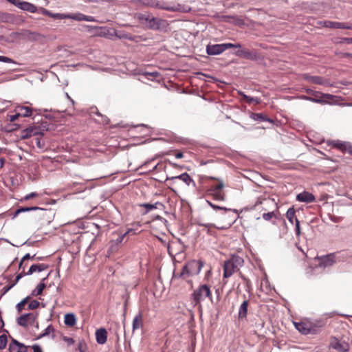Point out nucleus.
Returning a JSON list of instances; mask_svg holds the SVG:
<instances>
[{
  "label": "nucleus",
  "instance_id": "nucleus-1",
  "mask_svg": "<svg viewBox=\"0 0 352 352\" xmlns=\"http://www.w3.org/2000/svg\"><path fill=\"white\" fill-rule=\"evenodd\" d=\"M243 263V259L239 256H233L225 261L223 265V278L230 277L234 272L239 271Z\"/></svg>",
  "mask_w": 352,
  "mask_h": 352
},
{
  "label": "nucleus",
  "instance_id": "nucleus-2",
  "mask_svg": "<svg viewBox=\"0 0 352 352\" xmlns=\"http://www.w3.org/2000/svg\"><path fill=\"white\" fill-rule=\"evenodd\" d=\"M202 266L203 265L200 261H190L183 267L179 277L186 278L190 276L197 275L200 272Z\"/></svg>",
  "mask_w": 352,
  "mask_h": 352
},
{
  "label": "nucleus",
  "instance_id": "nucleus-3",
  "mask_svg": "<svg viewBox=\"0 0 352 352\" xmlns=\"http://www.w3.org/2000/svg\"><path fill=\"white\" fill-rule=\"evenodd\" d=\"M296 329L302 334H316L318 329L324 326L322 321L318 322L317 324H311L306 322H294Z\"/></svg>",
  "mask_w": 352,
  "mask_h": 352
},
{
  "label": "nucleus",
  "instance_id": "nucleus-4",
  "mask_svg": "<svg viewBox=\"0 0 352 352\" xmlns=\"http://www.w3.org/2000/svg\"><path fill=\"white\" fill-rule=\"evenodd\" d=\"M230 48H241L240 43H222L208 45L206 46V53L210 56L219 55Z\"/></svg>",
  "mask_w": 352,
  "mask_h": 352
},
{
  "label": "nucleus",
  "instance_id": "nucleus-5",
  "mask_svg": "<svg viewBox=\"0 0 352 352\" xmlns=\"http://www.w3.org/2000/svg\"><path fill=\"white\" fill-rule=\"evenodd\" d=\"M192 297L195 304H200L206 298H209L212 301V294L210 288L207 285H201L194 291Z\"/></svg>",
  "mask_w": 352,
  "mask_h": 352
},
{
  "label": "nucleus",
  "instance_id": "nucleus-6",
  "mask_svg": "<svg viewBox=\"0 0 352 352\" xmlns=\"http://www.w3.org/2000/svg\"><path fill=\"white\" fill-rule=\"evenodd\" d=\"M312 96L313 97L303 96L302 98L312 102L326 104L328 102L327 100H332L336 97L331 94H323L319 91L312 92Z\"/></svg>",
  "mask_w": 352,
  "mask_h": 352
},
{
  "label": "nucleus",
  "instance_id": "nucleus-7",
  "mask_svg": "<svg viewBox=\"0 0 352 352\" xmlns=\"http://www.w3.org/2000/svg\"><path fill=\"white\" fill-rule=\"evenodd\" d=\"M315 259L319 261V267H327L332 266L336 263V254L335 253H331L322 256H317Z\"/></svg>",
  "mask_w": 352,
  "mask_h": 352
},
{
  "label": "nucleus",
  "instance_id": "nucleus-8",
  "mask_svg": "<svg viewBox=\"0 0 352 352\" xmlns=\"http://www.w3.org/2000/svg\"><path fill=\"white\" fill-rule=\"evenodd\" d=\"M139 22L148 28H155L157 26L156 19L148 14H139L137 15Z\"/></svg>",
  "mask_w": 352,
  "mask_h": 352
},
{
  "label": "nucleus",
  "instance_id": "nucleus-9",
  "mask_svg": "<svg viewBox=\"0 0 352 352\" xmlns=\"http://www.w3.org/2000/svg\"><path fill=\"white\" fill-rule=\"evenodd\" d=\"M235 52V55L250 60H256L258 58V54L255 51H251L248 49H241Z\"/></svg>",
  "mask_w": 352,
  "mask_h": 352
},
{
  "label": "nucleus",
  "instance_id": "nucleus-10",
  "mask_svg": "<svg viewBox=\"0 0 352 352\" xmlns=\"http://www.w3.org/2000/svg\"><path fill=\"white\" fill-rule=\"evenodd\" d=\"M329 145H331L333 147L336 148L343 152H347L352 154V145L346 142H342L340 140H333L329 142Z\"/></svg>",
  "mask_w": 352,
  "mask_h": 352
},
{
  "label": "nucleus",
  "instance_id": "nucleus-11",
  "mask_svg": "<svg viewBox=\"0 0 352 352\" xmlns=\"http://www.w3.org/2000/svg\"><path fill=\"white\" fill-rule=\"evenodd\" d=\"M12 1H12L13 5H14L15 6H16L17 8H19L23 10L28 11L31 13H34L36 12V7L32 3H30L27 1H23L21 0H12Z\"/></svg>",
  "mask_w": 352,
  "mask_h": 352
},
{
  "label": "nucleus",
  "instance_id": "nucleus-12",
  "mask_svg": "<svg viewBox=\"0 0 352 352\" xmlns=\"http://www.w3.org/2000/svg\"><path fill=\"white\" fill-rule=\"evenodd\" d=\"M16 34L20 36V38L30 41H38L41 37V35L39 33L32 32L28 30H23L20 32H17Z\"/></svg>",
  "mask_w": 352,
  "mask_h": 352
},
{
  "label": "nucleus",
  "instance_id": "nucleus-13",
  "mask_svg": "<svg viewBox=\"0 0 352 352\" xmlns=\"http://www.w3.org/2000/svg\"><path fill=\"white\" fill-rule=\"evenodd\" d=\"M331 346L339 351V352H346L349 350V345L345 342H341L336 338H332L330 343Z\"/></svg>",
  "mask_w": 352,
  "mask_h": 352
},
{
  "label": "nucleus",
  "instance_id": "nucleus-14",
  "mask_svg": "<svg viewBox=\"0 0 352 352\" xmlns=\"http://www.w3.org/2000/svg\"><path fill=\"white\" fill-rule=\"evenodd\" d=\"M38 134H40V128L35 126H32L21 131V138L22 140H25Z\"/></svg>",
  "mask_w": 352,
  "mask_h": 352
},
{
  "label": "nucleus",
  "instance_id": "nucleus-15",
  "mask_svg": "<svg viewBox=\"0 0 352 352\" xmlns=\"http://www.w3.org/2000/svg\"><path fill=\"white\" fill-rule=\"evenodd\" d=\"M177 179L182 180L187 186H190V184L191 183L192 184V185L194 186H195V182L193 181V179L190 177V176L187 173H182L178 176L167 177V180L172 181V182H175Z\"/></svg>",
  "mask_w": 352,
  "mask_h": 352
},
{
  "label": "nucleus",
  "instance_id": "nucleus-16",
  "mask_svg": "<svg viewBox=\"0 0 352 352\" xmlns=\"http://www.w3.org/2000/svg\"><path fill=\"white\" fill-rule=\"evenodd\" d=\"M9 351L10 352H27V346L16 340L12 339L9 345Z\"/></svg>",
  "mask_w": 352,
  "mask_h": 352
},
{
  "label": "nucleus",
  "instance_id": "nucleus-17",
  "mask_svg": "<svg viewBox=\"0 0 352 352\" xmlns=\"http://www.w3.org/2000/svg\"><path fill=\"white\" fill-rule=\"evenodd\" d=\"M296 199L300 202L311 203L315 201V197L311 193L304 191L297 195Z\"/></svg>",
  "mask_w": 352,
  "mask_h": 352
},
{
  "label": "nucleus",
  "instance_id": "nucleus-18",
  "mask_svg": "<svg viewBox=\"0 0 352 352\" xmlns=\"http://www.w3.org/2000/svg\"><path fill=\"white\" fill-rule=\"evenodd\" d=\"M143 328V316L142 313L139 312L135 316L132 323V331L134 332L136 330Z\"/></svg>",
  "mask_w": 352,
  "mask_h": 352
},
{
  "label": "nucleus",
  "instance_id": "nucleus-19",
  "mask_svg": "<svg viewBox=\"0 0 352 352\" xmlns=\"http://www.w3.org/2000/svg\"><path fill=\"white\" fill-rule=\"evenodd\" d=\"M324 25L329 28H337V29H349L352 30V27L347 25L346 23H340L336 21H327L324 22Z\"/></svg>",
  "mask_w": 352,
  "mask_h": 352
},
{
  "label": "nucleus",
  "instance_id": "nucleus-20",
  "mask_svg": "<svg viewBox=\"0 0 352 352\" xmlns=\"http://www.w3.org/2000/svg\"><path fill=\"white\" fill-rule=\"evenodd\" d=\"M41 13L45 16L58 20L68 19L69 17V14L52 13L45 8L41 9Z\"/></svg>",
  "mask_w": 352,
  "mask_h": 352
},
{
  "label": "nucleus",
  "instance_id": "nucleus-21",
  "mask_svg": "<svg viewBox=\"0 0 352 352\" xmlns=\"http://www.w3.org/2000/svg\"><path fill=\"white\" fill-rule=\"evenodd\" d=\"M304 78L308 82H312L316 85H327V80L320 76H310L308 74L304 75Z\"/></svg>",
  "mask_w": 352,
  "mask_h": 352
},
{
  "label": "nucleus",
  "instance_id": "nucleus-22",
  "mask_svg": "<svg viewBox=\"0 0 352 352\" xmlns=\"http://www.w3.org/2000/svg\"><path fill=\"white\" fill-rule=\"evenodd\" d=\"M96 341L100 344H103L107 342V332L105 329L101 328L96 332Z\"/></svg>",
  "mask_w": 352,
  "mask_h": 352
},
{
  "label": "nucleus",
  "instance_id": "nucleus-23",
  "mask_svg": "<svg viewBox=\"0 0 352 352\" xmlns=\"http://www.w3.org/2000/svg\"><path fill=\"white\" fill-rule=\"evenodd\" d=\"M47 268V265L43 263L32 265L25 274L31 275L34 272H40Z\"/></svg>",
  "mask_w": 352,
  "mask_h": 352
},
{
  "label": "nucleus",
  "instance_id": "nucleus-24",
  "mask_svg": "<svg viewBox=\"0 0 352 352\" xmlns=\"http://www.w3.org/2000/svg\"><path fill=\"white\" fill-rule=\"evenodd\" d=\"M69 17L68 19H74V20H76V21H94L93 16H86V15H85L83 14H81V13L74 14H69Z\"/></svg>",
  "mask_w": 352,
  "mask_h": 352
},
{
  "label": "nucleus",
  "instance_id": "nucleus-25",
  "mask_svg": "<svg viewBox=\"0 0 352 352\" xmlns=\"http://www.w3.org/2000/svg\"><path fill=\"white\" fill-rule=\"evenodd\" d=\"M15 111H18L19 116L22 117H29L32 115V109L29 107L18 106Z\"/></svg>",
  "mask_w": 352,
  "mask_h": 352
},
{
  "label": "nucleus",
  "instance_id": "nucleus-26",
  "mask_svg": "<svg viewBox=\"0 0 352 352\" xmlns=\"http://www.w3.org/2000/svg\"><path fill=\"white\" fill-rule=\"evenodd\" d=\"M248 300H245L241 305L239 310V318H245L248 313Z\"/></svg>",
  "mask_w": 352,
  "mask_h": 352
},
{
  "label": "nucleus",
  "instance_id": "nucleus-27",
  "mask_svg": "<svg viewBox=\"0 0 352 352\" xmlns=\"http://www.w3.org/2000/svg\"><path fill=\"white\" fill-rule=\"evenodd\" d=\"M261 204H264L265 206H269L270 205H275V203L273 199H271L270 198L258 197L256 199L254 205V207L255 208Z\"/></svg>",
  "mask_w": 352,
  "mask_h": 352
},
{
  "label": "nucleus",
  "instance_id": "nucleus-28",
  "mask_svg": "<svg viewBox=\"0 0 352 352\" xmlns=\"http://www.w3.org/2000/svg\"><path fill=\"white\" fill-rule=\"evenodd\" d=\"M64 322L66 325L73 327L76 322V318L74 314H67L65 315Z\"/></svg>",
  "mask_w": 352,
  "mask_h": 352
},
{
  "label": "nucleus",
  "instance_id": "nucleus-29",
  "mask_svg": "<svg viewBox=\"0 0 352 352\" xmlns=\"http://www.w3.org/2000/svg\"><path fill=\"white\" fill-rule=\"evenodd\" d=\"M32 316V314H26L21 316L17 318L18 324L22 327H26L28 325V321Z\"/></svg>",
  "mask_w": 352,
  "mask_h": 352
},
{
  "label": "nucleus",
  "instance_id": "nucleus-30",
  "mask_svg": "<svg viewBox=\"0 0 352 352\" xmlns=\"http://www.w3.org/2000/svg\"><path fill=\"white\" fill-rule=\"evenodd\" d=\"M295 213L296 212L294 208H289L286 212L287 219L292 224L294 223L295 219H296Z\"/></svg>",
  "mask_w": 352,
  "mask_h": 352
},
{
  "label": "nucleus",
  "instance_id": "nucleus-31",
  "mask_svg": "<svg viewBox=\"0 0 352 352\" xmlns=\"http://www.w3.org/2000/svg\"><path fill=\"white\" fill-rule=\"evenodd\" d=\"M166 222L167 221L164 218L157 216V217L152 221V226L153 227L155 224H157L160 225L161 227H166Z\"/></svg>",
  "mask_w": 352,
  "mask_h": 352
},
{
  "label": "nucleus",
  "instance_id": "nucleus-32",
  "mask_svg": "<svg viewBox=\"0 0 352 352\" xmlns=\"http://www.w3.org/2000/svg\"><path fill=\"white\" fill-rule=\"evenodd\" d=\"M243 98L248 102V104H259L261 102V100L258 98H253L248 96L244 94H241Z\"/></svg>",
  "mask_w": 352,
  "mask_h": 352
},
{
  "label": "nucleus",
  "instance_id": "nucleus-33",
  "mask_svg": "<svg viewBox=\"0 0 352 352\" xmlns=\"http://www.w3.org/2000/svg\"><path fill=\"white\" fill-rule=\"evenodd\" d=\"M158 206H162L163 205L160 202H156L155 204H143L141 205V207L146 208V212H148L153 209L157 208Z\"/></svg>",
  "mask_w": 352,
  "mask_h": 352
},
{
  "label": "nucleus",
  "instance_id": "nucleus-34",
  "mask_svg": "<svg viewBox=\"0 0 352 352\" xmlns=\"http://www.w3.org/2000/svg\"><path fill=\"white\" fill-rule=\"evenodd\" d=\"M35 254H34L33 256H30V254L29 253L26 254L21 260L20 261V263H19V269H25V267L26 265V264H25V262L28 260V259H32L34 260V258H35Z\"/></svg>",
  "mask_w": 352,
  "mask_h": 352
},
{
  "label": "nucleus",
  "instance_id": "nucleus-35",
  "mask_svg": "<svg viewBox=\"0 0 352 352\" xmlns=\"http://www.w3.org/2000/svg\"><path fill=\"white\" fill-rule=\"evenodd\" d=\"M39 209L38 207H36V206H34V207H23V208H20L19 209H17L15 212H14V217H16L19 214H20L21 212H28V211H32V210H36Z\"/></svg>",
  "mask_w": 352,
  "mask_h": 352
},
{
  "label": "nucleus",
  "instance_id": "nucleus-36",
  "mask_svg": "<svg viewBox=\"0 0 352 352\" xmlns=\"http://www.w3.org/2000/svg\"><path fill=\"white\" fill-rule=\"evenodd\" d=\"M252 118L254 119V120L261 121V122H263V121L272 122L271 120L267 118L266 116L263 113H252Z\"/></svg>",
  "mask_w": 352,
  "mask_h": 352
},
{
  "label": "nucleus",
  "instance_id": "nucleus-37",
  "mask_svg": "<svg viewBox=\"0 0 352 352\" xmlns=\"http://www.w3.org/2000/svg\"><path fill=\"white\" fill-rule=\"evenodd\" d=\"M45 288V284L43 282L40 283L37 286L35 290L33 291L32 295L33 296H38L41 295L43 291V289Z\"/></svg>",
  "mask_w": 352,
  "mask_h": 352
},
{
  "label": "nucleus",
  "instance_id": "nucleus-38",
  "mask_svg": "<svg viewBox=\"0 0 352 352\" xmlns=\"http://www.w3.org/2000/svg\"><path fill=\"white\" fill-rule=\"evenodd\" d=\"M212 194L217 200L223 201L225 199V194L222 190L212 191Z\"/></svg>",
  "mask_w": 352,
  "mask_h": 352
},
{
  "label": "nucleus",
  "instance_id": "nucleus-39",
  "mask_svg": "<svg viewBox=\"0 0 352 352\" xmlns=\"http://www.w3.org/2000/svg\"><path fill=\"white\" fill-rule=\"evenodd\" d=\"M30 299V297H26L23 300H22L20 302L16 305V309L19 312H21L23 309V307Z\"/></svg>",
  "mask_w": 352,
  "mask_h": 352
},
{
  "label": "nucleus",
  "instance_id": "nucleus-40",
  "mask_svg": "<svg viewBox=\"0 0 352 352\" xmlns=\"http://www.w3.org/2000/svg\"><path fill=\"white\" fill-rule=\"evenodd\" d=\"M8 342V338L6 335L0 336V349H3L6 348Z\"/></svg>",
  "mask_w": 352,
  "mask_h": 352
},
{
  "label": "nucleus",
  "instance_id": "nucleus-41",
  "mask_svg": "<svg viewBox=\"0 0 352 352\" xmlns=\"http://www.w3.org/2000/svg\"><path fill=\"white\" fill-rule=\"evenodd\" d=\"M219 183L215 184L211 187V191H218L222 190V188L224 186L223 182L221 180H218Z\"/></svg>",
  "mask_w": 352,
  "mask_h": 352
},
{
  "label": "nucleus",
  "instance_id": "nucleus-42",
  "mask_svg": "<svg viewBox=\"0 0 352 352\" xmlns=\"http://www.w3.org/2000/svg\"><path fill=\"white\" fill-rule=\"evenodd\" d=\"M28 274H25V272H24V270L23 269V271L22 272H21L20 274H19L16 277V279L14 281V283L8 287V289L12 288L13 286H14L18 282L19 280L24 276H27Z\"/></svg>",
  "mask_w": 352,
  "mask_h": 352
},
{
  "label": "nucleus",
  "instance_id": "nucleus-43",
  "mask_svg": "<svg viewBox=\"0 0 352 352\" xmlns=\"http://www.w3.org/2000/svg\"><path fill=\"white\" fill-rule=\"evenodd\" d=\"M274 217H275V214L274 212H269L263 213L262 214L263 219L265 221H270Z\"/></svg>",
  "mask_w": 352,
  "mask_h": 352
},
{
  "label": "nucleus",
  "instance_id": "nucleus-44",
  "mask_svg": "<svg viewBox=\"0 0 352 352\" xmlns=\"http://www.w3.org/2000/svg\"><path fill=\"white\" fill-rule=\"evenodd\" d=\"M76 186H80L78 188L79 191H82L84 190V188L82 187V184L79 183V182H72V183L68 184L67 188L72 189V188L76 187Z\"/></svg>",
  "mask_w": 352,
  "mask_h": 352
},
{
  "label": "nucleus",
  "instance_id": "nucleus-45",
  "mask_svg": "<svg viewBox=\"0 0 352 352\" xmlns=\"http://www.w3.org/2000/svg\"><path fill=\"white\" fill-rule=\"evenodd\" d=\"M39 306V302L36 300H32L29 305H28V309H31V310H33V309H36Z\"/></svg>",
  "mask_w": 352,
  "mask_h": 352
},
{
  "label": "nucleus",
  "instance_id": "nucleus-46",
  "mask_svg": "<svg viewBox=\"0 0 352 352\" xmlns=\"http://www.w3.org/2000/svg\"><path fill=\"white\" fill-rule=\"evenodd\" d=\"M0 61L3 62V63H14L12 58L7 57V56H0Z\"/></svg>",
  "mask_w": 352,
  "mask_h": 352
},
{
  "label": "nucleus",
  "instance_id": "nucleus-47",
  "mask_svg": "<svg viewBox=\"0 0 352 352\" xmlns=\"http://www.w3.org/2000/svg\"><path fill=\"white\" fill-rule=\"evenodd\" d=\"M296 234L297 236L300 234V222L298 219H295Z\"/></svg>",
  "mask_w": 352,
  "mask_h": 352
},
{
  "label": "nucleus",
  "instance_id": "nucleus-48",
  "mask_svg": "<svg viewBox=\"0 0 352 352\" xmlns=\"http://www.w3.org/2000/svg\"><path fill=\"white\" fill-rule=\"evenodd\" d=\"M54 331V329L52 327V326H48L45 330V332L42 334V336H45L46 335L50 334L51 332Z\"/></svg>",
  "mask_w": 352,
  "mask_h": 352
},
{
  "label": "nucleus",
  "instance_id": "nucleus-49",
  "mask_svg": "<svg viewBox=\"0 0 352 352\" xmlns=\"http://www.w3.org/2000/svg\"><path fill=\"white\" fill-rule=\"evenodd\" d=\"M16 114L10 116L9 120L10 122H14L15 120H16L18 119L19 117H20L18 111H16Z\"/></svg>",
  "mask_w": 352,
  "mask_h": 352
},
{
  "label": "nucleus",
  "instance_id": "nucleus-50",
  "mask_svg": "<svg viewBox=\"0 0 352 352\" xmlns=\"http://www.w3.org/2000/svg\"><path fill=\"white\" fill-rule=\"evenodd\" d=\"M130 232V230H129L128 232H125L124 234H122V236H120L117 239H116V243L117 244H119L120 243H122V241H123L124 236Z\"/></svg>",
  "mask_w": 352,
  "mask_h": 352
},
{
  "label": "nucleus",
  "instance_id": "nucleus-51",
  "mask_svg": "<svg viewBox=\"0 0 352 352\" xmlns=\"http://www.w3.org/2000/svg\"><path fill=\"white\" fill-rule=\"evenodd\" d=\"M37 195H37V193H36V192H31L30 194L27 195L24 197V199H25V200H28V199H31V198H33V197H36Z\"/></svg>",
  "mask_w": 352,
  "mask_h": 352
},
{
  "label": "nucleus",
  "instance_id": "nucleus-52",
  "mask_svg": "<svg viewBox=\"0 0 352 352\" xmlns=\"http://www.w3.org/2000/svg\"><path fill=\"white\" fill-rule=\"evenodd\" d=\"M32 349L34 351L33 352H43L41 346H38V344L33 345Z\"/></svg>",
  "mask_w": 352,
  "mask_h": 352
},
{
  "label": "nucleus",
  "instance_id": "nucleus-53",
  "mask_svg": "<svg viewBox=\"0 0 352 352\" xmlns=\"http://www.w3.org/2000/svg\"><path fill=\"white\" fill-rule=\"evenodd\" d=\"M199 225L201 226H203L206 228H207L208 230H209L210 228L211 227H215L213 224H211V223H199Z\"/></svg>",
  "mask_w": 352,
  "mask_h": 352
},
{
  "label": "nucleus",
  "instance_id": "nucleus-54",
  "mask_svg": "<svg viewBox=\"0 0 352 352\" xmlns=\"http://www.w3.org/2000/svg\"><path fill=\"white\" fill-rule=\"evenodd\" d=\"M208 204H210V206L212 208H214V209H221V210H228V209H227V208H222V207H219V206H218L214 205V204H212V203H210V202H209V201H208Z\"/></svg>",
  "mask_w": 352,
  "mask_h": 352
},
{
  "label": "nucleus",
  "instance_id": "nucleus-55",
  "mask_svg": "<svg viewBox=\"0 0 352 352\" xmlns=\"http://www.w3.org/2000/svg\"><path fill=\"white\" fill-rule=\"evenodd\" d=\"M184 156L183 153L182 152H179V153H177L175 154V157L177 158V159H180V158H182Z\"/></svg>",
  "mask_w": 352,
  "mask_h": 352
},
{
  "label": "nucleus",
  "instance_id": "nucleus-56",
  "mask_svg": "<svg viewBox=\"0 0 352 352\" xmlns=\"http://www.w3.org/2000/svg\"><path fill=\"white\" fill-rule=\"evenodd\" d=\"M85 344H83L82 343H80L79 344V346H78V348L80 351V352H85L84 349H83V346H84Z\"/></svg>",
  "mask_w": 352,
  "mask_h": 352
},
{
  "label": "nucleus",
  "instance_id": "nucleus-57",
  "mask_svg": "<svg viewBox=\"0 0 352 352\" xmlns=\"http://www.w3.org/2000/svg\"><path fill=\"white\" fill-rule=\"evenodd\" d=\"M146 75H150V76H152L153 77H156V76H158V73L157 72L147 73Z\"/></svg>",
  "mask_w": 352,
  "mask_h": 352
},
{
  "label": "nucleus",
  "instance_id": "nucleus-58",
  "mask_svg": "<svg viewBox=\"0 0 352 352\" xmlns=\"http://www.w3.org/2000/svg\"><path fill=\"white\" fill-rule=\"evenodd\" d=\"M114 32H115V34H116L118 37H119V38H128L127 36H124V35H123V34H118V33L116 32V30H115Z\"/></svg>",
  "mask_w": 352,
  "mask_h": 352
},
{
  "label": "nucleus",
  "instance_id": "nucleus-59",
  "mask_svg": "<svg viewBox=\"0 0 352 352\" xmlns=\"http://www.w3.org/2000/svg\"><path fill=\"white\" fill-rule=\"evenodd\" d=\"M4 162H5L4 158H1L0 159V166L1 167H2L3 166Z\"/></svg>",
  "mask_w": 352,
  "mask_h": 352
},
{
  "label": "nucleus",
  "instance_id": "nucleus-60",
  "mask_svg": "<svg viewBox=\"0 0 352 352\" xmlns=\"http://www.w3.org/2000/svg\"><path fill=\"white\" fill-rule=\"evenodd\" d=\"M306 92H307L308 94H310V95H311V96H312V92H316V91H313V90H311V89H307V90L306 91Z\"/></svg>",
  "mask_w": 352,
  "mask_h": 352
},
{
  "label": "nucleus",
  "instance_id": "nucleus-61",
  "mask_svg": "<svg viewBox=\"0 0 352 352\" xmlns=\"http://www.w3.org/2000/svg\"><path fill=\"white\" fill-rule=\"evenodd\" d=\"M348 43H352V38H345Z\"/></svg>",
  "mask_w": 352,
  "mask_h": 352
},
{
  "label": "nucleus",
  "instance_id": "nucleus-62",
  "mask_svg": "<svg viewBox=\"0 0 352 352\" xmlns=\"http://www.w3.org/2000/svg\"><path fill=\"white\" fill-rule=\"evenodd\" d=\"M344 56H345V57H351V56H352V54H349V53H345V54H344Z\"/></svg>",
  "mask_w": 352,
  "mask_h": 352
},
{
  "label": "nucleus",
  "instance_id": "nucleus-63",
  "mask_svg": "<svg viewBox=\"0 0 352 352\" xmlns=\"http://www.w3.org/2000/svg\"><path fill=\"white\" fill-rule=\"evenodd\" d=\"M65 95L67 96V98L69 100H71V101L72 102V103H74V101L73 100L71 99V98L69 97V96L68 95L67 93H65Z\"/></svg>",
  "mask_w": 352,
  "mask_h": 352
},
{
  "label": "nucleus",
  "instance_id": "nucleus-64",
  "mask_svg": "<svg viewBox=\"0 0 352 352\" xmlns=\"http://www.w3.org/2000/svg\"><path fill=\"white\" fill-rule=\"evenodd\" d=\"M36 144H37V146H38V147H41V145H40V140H39L38 138H37V142H36Z\"/></svg>",
  "mask_w": 352,
  "mask_h": 352
}]
</instances>
